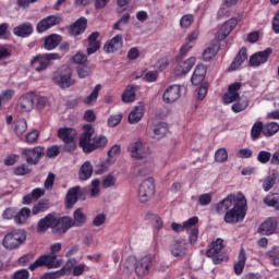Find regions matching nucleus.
<instances>
[{"instance_id":"1","label":"nucleus","mask_w":279,"mask_h":279,"mask_svg":"<svg viewBox=\"0 0 279 279\" xmlns=\"http://www.w3.org/2000/svg\"><path fill=\"white\" fill-rule=\"evenodd\" d=\"M216 213L225 215L223 221L226 223H241L247 215V199L242 193L229 194L216 205Z\"/></svg>"},{"instance_id":"2","label":"nucleus","mask_w":279,"mask_h":279,"mask_svg":"<svg viewBox=\"0 0 279 279\" xmlns=\"http://www.w3.org/2000/svg\"><path fill=\"white\" fill-rule=\"evenodd\" d=\"M83 129L84 132L80 137V147L83 148L84 154H90L97 149H104V147L108 145V137L104 135H98L93 138V134H95L93 125L85 124Z\"/></svg>"},{"instance_id":"3","label":"nucleus","mask_w":279,"mask_h":279,"mask_svg":"<svg viewBox=\"0 0 279 279\" xmlns=\"http://www.w3.org/2000/svg\"><path fill=\"white\" fill-rule=\"evenodd\" d=\"M27 241V233L23 230H13L7 233L2 240L5 250H19Z\"/></svg>"},{"instance_id":"4","label":"nucleus","mask_w":279,"mask_h":279,"mask_svg":"<svg viewBox=\"0 0 279 279\" xmlns=\"http://www.w3.org/2000/svg\"><path fill=\"white\" fill-rule=\"evenodd\" d=\"M53 84H57L59 88H71L75 85L73 80V70L69 66H63L57 70L52 75Z\"/></svg>"},{"instance_id":"5","label":"nucleus","mask_w":279,"mask_h":279,"mask_svg":"<svg viewBox=\"0 0 279 279\" xmlns=\"http://www.w3.org/2000/svg\"><path fill=\"white\" fill-rule=\"evenodd\" d=\"M223 247H226V244L221 238H218L210 243L209 248L206 252V256L211 258L214 265H221L223 260H228V256L221 253Z\"/></svg>"},{"instance_id":"6","label":"nucleus","mask_w":279,"mask_h":279,"mask_svg":"<svg viewBox=\"0 0 279 279\" xmlns=\"http://www.w3.org/2000/svg\"><path fill=\"white\" fill-rule=\"evenodd\" d=\"M132 265H135L134 269L137 276H147L151 267V257H142L140 260H136L135 257H129L124 263V267L130 269Z\"/></svg>"},{"instance_id":"7","label":"nucleus","mask_w":279,"mask_h":279,"mask_svg":"<svg viewBox=\"0 0 279 279\" xmlns=\"http://www.w3.org/2000/svg\"><path fill=\"white\" fill-rule=\"evenodd\" d=\"M59 53H45V54H37L33 57L31 60V65L37 73H40V71H45L49 64H51L52 60H60Z\"/></svg>"},{"instance_id":"8","label":"nucleus","mask_w":279,"mask_h":279,"mask_svg":"<svg viewBox=\"0 0 279 279\" xmlns=\"http://www.w3.org/2000/svg\"><path fill=\"white\" fill-rule=\"evenodd\" d=\"M62 265V259H58V255L48 253L40 256L34 264L29 266L31 271L37 269V267H48V269H58Z\"/></svg>"},{"instance_id":"9","label":"nucleus","mask_w":279,"mask_h":279,"mask_svg":"<svg viewBox=\"0 0 279 279\" xmlns=\"http://www.w3.org/2000/svg\"><path fill=\"white\" fill-rule=\"evenodd\" d=\"M195 62H197L195 57H191L186 60L178 59L173 65V75L175 77H184L189 75V73H191V69L195 66Z\"/></svg>"},{"instance_id":"10","label":"nucleus","mask_w":279,"mask_h":279,"mask_svg":"<svg viewBox=\"0 0 279 279\" xmlns=\"http://www.w3.org/2000/svg\"><path fill=\"white\" fill-rule=\"evenodd\" d=\"M22 156L27 165H38L40 159L45 156V147L36 146L34 148H24Z\"/></svg>"},{"instance_id":"11","label":"nucleus","mask_w":279,"mask_h":279,"mask_svg":"<svg viewBox=\"0 0 279 279\" xmlns=\"http://www.w3.org/2000/svg\"><path fill=\"white\" fill-rule=\"evenodd\" d=\"M128 150L131 158H136L137 160L147 158V156L151 154L149 146L143 144L141 141L131 143L128 147Z\"/></svg>"},{"instance_id":"12","label":"nucleus","mask_w":279,"mask_h":279,"mask_svg":"<svg viewBox=\"0 0 279 279\" xmlns=\"http://www.w3.org/2000/svg\"><path fill=\"white\" fill-rule=\"evenodd\" d=\"M154 193H156L154 179H146L140 184L138 197H140V202H142L143 204H145L146 202H149V199L154 197Z\"/></svg>"},{"instance_id":"13","label":"nucleus","mask_w":279,"mask_h":279,"mask_svg":"<svg viewBox=\"0 0 279 279\" xmlns=\"http://www.w3.org/2000/svg\"><path fill=\"white\" fill-rule=\"evenodd\" d=\"M37 96L34 93H27L20 97L17 108L20 112H32L36 106Z\"/></svg>"},{"instance_id":"14","label":"nucleus","mask_w":279,"mask_h":279,"mask_svg":"<svg viewBox=\"0 0 279 279\" xmlns=\"http://www.w3.org/2000/svg\"><path fill=\"white\" fill-rule=\"evenodd\" d=\"M60 23H62V17H60V15H48L37 23L36 29L38 34H43L48 29H51V27L60 25Z\"/></svg>"},{"instance_id":"15","label":"nucleus","mask_w":279,"mask_h":279,"mask_svg":"<svg viewBox=\"0 0 279 279\" xmlns=\"http://www.w3.org/2000/svg\"><path fill=\"white\" fill-rule=\"evenodd\" d=\"M239 24V20L232 17L223 23V25L219 28V31L216 33V40H226L228 36L232 33V29L236 27Z\"/></svg>"},{"instance_id":"16","label":"nucleus","mask_w":279,"mask_h":279,"mask_svg":"<svg viewBox=\"0 0 279 279\" xmlns=\"http://www.w3.org/2000/svg\"><path fill=\"white\" fill-rule=\"evenodd\" d=\"M274 53L271 48H266L263 51L256 52L250 57V66H260L269 60V56Z\"/></svg>"},{"instance_id":"17","label":"nucleus","mask_w":279,"mask_h":279,"mask_svg":"<svg viewBox=\"0 0 279 279\" xmlns=\"http://www.w3.org/2000/svg\"><path fill=\"white\" fill-rule=\"evenodd\" d=\"M182 90L180 89V85H170L162 95V99L165 104H175L178 99L181 97Z\"/></svg>"},{"instance_id":"18","label":"nucleus","mask_w":279,"mask_h":279,"mask_svg":"<svg viewBox=\"0 0 279 279\" xmlns=\"http://www.w3.org/2000/svg\"><path fill=\"white\" fill-rule=\"evenodd\" d=\"M239 90H241V83H233L229 85L228 92L223 95V104H234L241 99L239 95Z\"/></svg>"},{"instance_id":"19","label":"nucleus","mask_w":279,"mask_h":279,"mask_svg":"<svg viewBox=\"0 0 279 279\" xmlns=\"http://www.w3.org/2000/svg\"><path fill=\"white\" fill-rule=\"evenodd\" d=\"M123 47V35H116L113 38L108 40L104 46V51L106 53H114Z\"/></svg>"},{"instance_id":"20","label":"nucleus","mask_w":279,"mask_h":279,"mask_svg":"<svg viewBox=\"0 0 279 279\" xmlns=\"http://www.w3.org/2000/svg\"><path fill=\"white\" fill-rule=\"evenodd\" d=\"M74 265H75V258L69 259L66 262V264L60 270L45 274L44 276H41L40 279H57V278H60V276H64L66 274V271H71V269H73Z\"/></svg>"},{"instance_id":"21","label":"nucleus","mask_w":279,"mask_h":279,"mask_svg":"<svg viewBox=\"0 0 279 279\" xmlns=\"http://www.w3.org/2000/svg\"><path fill=\"white\" fill-rule=\"evenodd\" d=\"M276 228H278L276 218H268L259 226L258 233L269 236L276 232Z\"/></svg>"},{"instance_id":"22","label":"nucleus","mask_w":279,"mask_h":279,"mask_svg":"<svg viewBox=\"0 0 279 279\" xmlns=\"http://www.w3.org/2000/svg\"><path fill=\"white\" fill-rule=\"evenodd\" d=\"M73 226L71 225V217L69 216H63L56 218V225L53 227V230H57L59 234H66L69 230H71Z\"/></svg>"},{"instance_id":"23","label":"nucleus","mask_w":279,"mask_h":279,"mask_svg":"<svg viewBox=\"0 0 279 279\" xmlns=\"http://www.w3.org/2000/svg\"><path fill=\"white\" fill-rule=\"evenodd\" d=\"M207 68L204 64H198L196 65L192 77H191V82L194 86H199V84H202V82H204V80H206V73H207Z\"/></svg>"},{"instance_id":"24","label":"nucleus","mask_w":279,"mask_h":279,"mask_svg":"<svg viewBox=\"0 0 279 279\" xmlns=\"http://www.w3.org/2000/svg\"><path fill=\"white\" fill-rule=\"evenodd\" d=\"M49 228H56V216L48 214L45 218H41L37 225V232H47Z\"/></svg>"},{"instance_id":"25","label":"nucleus","mask_w":279,"mask_h":279,"mask_svg":"<svg viewBox=\"0 0 279 279\" xmlns=\"http://www.w3.org/2000/svg\"><path fill=\"white\" fill-rule=\"evenodd\" d=\"M87 23L88 20H86V17H80L74 24L70 26V34L72 36H80V34H84Z\"/></svg>"},{"instance_id":"26","label":"nucleus","mask_w":279,"mask_h":279,"mask_svg":"<svg viewBox=\"0 0 279 279\" xmlns=\"http://www.w3.org/2000/svg\"><path fill=\"white\" fill-rule=\"evenodd\" d=\"M145 114V106L138 105L134 107L131 112L129 113V123L132 125L138 123L143 116Z\"/></svg>"},{"instance_id":"27","label":"nucleus","mask_w":279,"mask_h":279,"mask_svg":"<svg viewBox=\"0 0 279 279\" xmlns=\"http://www.w3.org/2000/svg\"><path fill=\"white\" fill-rule=\"evenodd\" d=\"M89 47L87 48L88 56H93L101 47L99 41V32H94L88 36Z\"/></svg>"},{"instance_id":"28","label":"nucleus","mask_w":279,"mask_h":279,"mask_svg":"<svg viewBox=\"0 0 279 279\" xmlns=\"http://www.w3.org/2000/svg\"><path fill=\"white\" fill-rule=\"evenodd\" d=\"M60 43H62L61 35L51 34L48 37H46L44 43V49H46V51H53V49H56V47H58Z\"/></svg>"},{"instance_id":"29","label":"nucleus","mask_w":279,"mask_h":279,"mask_svg":"<svg viewBox=\"0 0 279 279\" xmlns=\"http://www.w3.org/2000/svg\"><path fill=\"white\" fill-rule=\"evenodd\" d=\"M81 187L74 186L68 191L66 197H65V206L66 208H73L75 204H77V197L80 195Z\"/></svg>"},{"instance_id":"30","label":"nucleus","mask_w":279,"mask_h":279,"mask_svg":"<svg viewBox=\"0 0 279 279\" xmlns=\"http://www.w3.org/2000/svg\"><path fill=\"white\" fill-rule=\"evenodd\" d=\"M34 32V26L29 23L21 24L13 28V34L15 36H20L21 38H27V36H32Z\"/></svg>"},{"instance_id":"31","label":"nucleus","mask_w":279,"mask_h":279,"mask_svg":"<svg viewBox=\"0 0 279 279\" xmlns=\"http://www.w3.org/2000/svg\"><path fill=\"white\" fill-rule=\"evenodd\" d=\"M170 252L174 258H180L186 254V242L175 241L170 247Z\"/></svg>"},{"instance_id":"32","label":"nucleus","mask_w":279,"mask_h":279,"mask_svg":"<svg viewBox=\"0 0 279 279\" xmlns=\"http://www.w3.org/2000/svg\"><path fill=\"white\" fill-rule=\"evenodd\" d=\"M247 60V49L242 48L229 66V71H236Z\"/></svg>"},{"instance_id":"33","label":"nucleus","mask_w":279,"mask_h":279,"mask_svg":"<svg viewBox=\"0 0 279 279\" xmlns=\"http://www.w3.org/2000/svg\"><path fill=\"white\" fill-rule=\"evenodd\" d=\"M72 228H82L86 225V214L82 211L81 208L76 209L73 213V218H71Z\"/></svg>"},{"instance_id":"34","label":"nucleus","mask_w":279,"mask_h":279,"mask_svg":"<svg viewBox=\"0 0 279 279\" xmlns=\"http://www.w3.org/2000/svg\"><path fill=\"white\" fill-rule=\"evenodd\" d=\"M153 130V138H156L157 141L162 138L167 132L169 131V129L167 128V123L165 122H159V123H155L151 126Z\"/></svg>"},{"instance_id":"35","label":"nucleus","mask_w":279,"mask_h":279,"mask_svg":"<svg viewBox=\"0 0 279 279\" xmlns=\"http://www.w3.org/2000/svg\"><path fill=\"white\" fill-rule=\"evenodd\" d=\"M75 136H77V131L71 128H61L58 131V137L64 142L66 141H75Z\"/></svg>"},{"instance_id":"36","label":"nucleus","mask_w":279,"mask_h":279,"mask_svg":"<svg viewBox=\"0 0 279 279\" xmlns=\"http://www.w3.org/2000/svg\"><path fill=\"white\" fill-rule=\"evenodd\" d=\"M136 85H129L122 94L123 104H132L136 99Z\"/></svg>"},{"instance_id":"37","label":"nucleus","mask_w":279,"mask_h":279,"mask_svg":"<svg viewBox=\"0 0 279 279\" xmlns=\"http://www.w3.org/2000/svg\"><path fill=\"white\" fill-rule=\"evenodd\" d=\"M43 195H45V190L43 187H36L32 193L23 197L22 204H32V202H36V199H39Z\"/></svg>"},{"instance_id":"38","label":"nucleus","mask_w":279,"mask_h":279,"mask_svg":"<svg viewBox=\"0 0 279 279\" xmlns=\"http://www.w3.org/2000/svg\"><path fill=\"white\" fill-rule=\"evenodd\" d=\"M262 134H265V126L263 124V121L257 120L254 122V124L251 129L252 141H258L260 138Z\"/></svg>"},{"instance_id":"39","label":"nucleus","mask_w":279,"mask_h":279,"mask_svg":"<svg viewBox=\"0 0 279 279\" xmlns=\"http://www.w3.org/2000/svg\"><path fill=\"white\" fill-rule=\"evenodd\" d=\"M245 260H247L245 250L241 248L238 262L234 264V274L236 276H241L243 274V269H245Z\"/></svg>"},{"instance_id":"40","label":"nucleus","mask_w":279,"mask_h":279,"mask_svg":"<svg viewBox=\"0 0 279 279\" xmlns=\"http://www.w3.org/2000/svg\"><path fill=\"white\" fill-rule=\"evenodd\" d=\"M32 215V210L27 207H24L20 209L17 214H15L14 221L17 225H23L29 219V216Z\"/></svg>"},{"instance_id":"41","label":"nucleus","mask_w":279,"mask_h":279,"mask_svg":"<svg viewBox=\"0 0 279 279\" xmlns=\"http://www.w3.org/2000/svg\"><path fill=\"white\" fill-rule=\"evenodd\" d=\"M93 175V163L85 161L80 169V180H88Z\"/></svg>"},{"instance_id":"42","label":"nucleus","mask_w":279,"mask_h":279,"mask_svg":"<svg viewBox=\"0 0 279 279\" xmlns=\"http://www.w3.org/2000/svg\"><path fill=\"white\" fill-rule=\"evenodd\" d=\"M218 52L219 46L217 44H214L204 51L203 60H205V62H210V60H213V58H215V56H217Z\"/></svg>"},{"instance_id":"43","label":"nucleus","mask_w":279,"mask_h":279,"mask_svg":"<svg viewBox=\"0 0 279 279\" xmlns=\"http://www.w3.org/2000/svg\"><path fill=\"white\" fill-rule=\"evenodd\" d=\"M279 124L277 122H268L264 124V136L269 137L278 134Z\"/></svg>"},{"instance_id":"44","label":"nucleus","mask_w":279,"mask_h":279,"mask_svg":"<svg viewBox=\"0 0 279 279\" xmlns=\"http://www.w3.org/2000/svg\"><path fill=\"white\" fill-rule=\"evenodd\" d=\"M99 90H101V84L94 87L93 92L85 98L84 102L87 104V106L95 104V101H97V97H99Z\"/></svg>"},{"instance_id":"45","label":"nucleus","mask_w":279,"mask_h":279,"mask_svg":"<svg viewBox=\"0 0 279 279\" xmlns=\"http://www.w3.org/2000/svg\"><path fill=\"white\" fill-rule=\"evenodd\" d=\"M247 106H250V102L247 100L239 99L231 106V110L235 113L243 112V110L247 109Z\"/></svg>"},{"instance_id":"46","label":"nucleus","mask_w":279,"mask_h":279,"mask_svg":"<svg viewBox=\"0 0 279 279\" xmlns=\"http://www.w3.org/2000/svg\"><path fill=\"white\" fill-rule=\"evenodd\" d=\"M264 204H266V206H270L275 210H279V196L268 195L264 198Z\"/></svg>"},{"instance_id":"47","label":"nucleus","mask_w":279,"mask_h":279,"mask_svg":"<svg viewBox=\"0 0 279 279\" xmlns=\"http://www.w3.org/2000/svg\"><path fill=\"white\" fill-rule=\"evenodd\" d=\"M15 134H25L27 132V121L25 119H20L14 123Z\"/></svg>"},{"instance_id":"48","label":"nucleus","mask_w":279,"mask_h":279,"mask_svg":"<svg viewBox=\"0 0 279 279\" xmlns=\"http://www.w3.org/2000/svg\"><path fill=\"white\" fill-rule=\"evenodd\" d=\"M49 209V203L47 201H40L36 205H34L32 209L33 215H39V213H45V210Z\"/></svg>"},{"instance_id":"49","label":"nucleus","mask_w":279,"mask_h":279,"mask_svg":"<svg viewBox=\"0 0 279 279\" xmlns=\"http://www.w3.org/2000/svg\"><path fill=\"white\" fill-rule=\"evenodd\" d=\"M267 256L269 260L272 263L274 267H279V248L272 247L268 253Z\"/></svg>"},{"instance_id":"50","label":"nucleus","mask_w":279,"mask_h":279,"mask_svg":"<svg viewBox=\"0 0 279 279\" xmlns=\"http://www.w3.org/2000/svg\"><path fill=\"white\" fill-rule=\"evenodd\" d=\"M274 184H276V174H269L263 183V189L264 191H271V189H274Z\"/></svg>"},{"instance_id":"51","label":"nucleus","mask_w":279,"mask_h":279,"mask_svg":"<svg viewBox=\"0 0 279 279\" xmlns=\"http://www.w3.org/2000/svg\"><path fill=\"white\" fill-rule=\"evenodd\" d=\"M15 175H27V173H32V168L26 163H22L14 168Z\"/></svg>"},{"instance_id":"52","label":"nucleus","mask_w":279,"mask_h":279,"mask_svg":"<svg viewBox=\"0 0 279 279\" xmlns=\"http://www.w3.org/2000/svg\"><path fill=\"white\" fill-rule=\"evenodd\" d=\"M130 23V13H124L122 17L113 25V29L121 31L123 29V25H128Z\"/></svg>"},{"instance_id":"53","label":"nucleus","mask_w":279,"mask_h":279,"mask_svg":"<svg viewBox=\"0 0 279 279\" xmlns=\"http://www.w3.org/2000/svg\"><path fill=\"white\" fill-rule=\"evenodd\" d=\"M216 162H226L228 160V150L226 148H219L215 153Z\"/></svg>"},{"instance_id":"54","label":"nucleus","mask_w":279,"mask_h":279,"mask_svg":"<svg viewBox=\"0 0 279 279\" xmlns=\"http://www.w3.org/2000/svg\"><path fill=\"white\" fill-rule=\"evenodd\" d=\"M271 158H272L271 153H269L267 150H262L257 155V160L262 165H267V162H269V160L271 161Z\"/></svg>"},{"instance_id":"55","label":"nucleus","mask_w":279,"mask_h":279,"mask_svg":"<svg viewBox=\"0 0 279 279\" xmlns=\"http://www.w3.org/2000/svg\"><path fill=\"white\" fill-rule=\"evenodd\" d=\"M210 202H213V194L205 193L198 196V205L199 206H210Z\"/></svg>"},{"instance_id":"56","label":"nucleus","mask_w":279,"mask_h":279,"mask_svg":"<svg viewBox=\"0 0 279 279\" xmlns=\"http://www.w3.org/2000/svg\"><path fill=\"white\" fill-rule=\"evenodd\" d=\"M198 221H199V218H197L196 216H194V217L187 219L186 221L183 222V228H184V230H190V231H192L193 228H197V227H195V226H197Z\"/></svg>"},{"instance_id":"57","label":"nucleus","mask_w":279,"mask_h":279,"mask_svg":"<svg viewBox=\"0 0 279 279\" xmlns=\"http://www.w3.org/2000/svg\"><path fill=\"white\" fill-rule=\"evenodd\" d=\"M180 25L181 27H183V29H189V27L193 25V15L191 14L183 15L180 20Z\"/></svg>"},{"instance_id":"58","label":"nucleus","mask_w":279,"mask_h":279,"mask_svg":"<svg viewBox=\"0 0 279 279\" xmlns=\"http://www.w3.org/2000/svg\"><path fill=\"white\" fill-rule=\"evenodd\" d=\"M151 171V163L147 166H135L134 167V173H137V175H147Z\"/></svg>"},{"instance_id":"59","label":"nucleus","mask_w":279,"mask_h":279,"mask_svg":"<svg viewBox=\"0 0 279 279\" xmlns=\"http://www.w3.org/2000/svg\"><path fill=\"white\" fill-rule=\"evenodd\" d=\"M60 155V146L58 145H52L50 147L47 148L46 150V156L48 158H57V156Z\"/></svg>"},{"instance_id":"60","label":"nucleus","mask_w":279,"mask_h":279,"mask_svg":"<svg viewBox=\"0 0 279 279\" xmlns=\"http://www.w3.org/2000/svg\"><path fill=\"white\" fill-rule=\"evenodd\" d=\"M38 136H40V133H38L37 130H34L26 135L25 142L28 143V145H34V143L38 141Z\"/></svg>"},{"instance_id":"61","label":"nucleus","mask_w":279,"mask_h":279,"mask_svg":"<svg viewBox=\"0 0 279 279\" xmlns=\"http://www.w3.org/2000/svg\"><path fill=\"white\" fill-rule=\"evenodd\" d=\"M88 266L86 264H78L73 267V276H82L84 271H88Z\"/></svg>"},{"instance_id":"62","label":"nucleus","mask_w":279,"mask_h":279,"mask_svg":"<svg viewBox=\"0 0 279 279\" xmlns=\"http://www.w3.org/2000/svg\"><path fill=\"white\" fill-rule=\"evenodd\" d=\"M156 68L159 70V71H166V69L169 68V58L167 57H163L161 59H159L156 63Z\"/></svg>"},{"instance_id":"63","label":"nucleus","mask_w":279,"mask_h":279,"mask_svg":"<svg viewBox=\"0 0 279 279\" xmlns=\"http://www.w3.org/2000/svg\"><path fill=\"white\" fill-rule=\"evenodd\" d=\"M99 180L98 179H95L92 181V189H90V195L92 197H98L99 195Z\"/></svg>"},{"instance_id":"64","label":"nucleus","mask_w":279,"mask_h":279,"mask_svg":"<svg viewBox=\"0 0 279 279\" xmlns=\"http://www.w3.org/2000/svg\"><path fill=\"white\" fill-rule=\"evenodd\" d=\"M13 279H29V271L22 269L13 275Z\"/></svg>"}]
</instances>
